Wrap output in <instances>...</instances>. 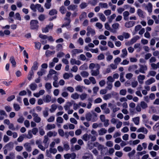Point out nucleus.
<instances>
[{
	"label": "nucleus",
	"instance_id": "obj_42",
	"mask_svg": "<svg viewBox=\"0 0 159 159\" xmlns=\"http://www.w3.org/2000/svg\"><path fill=\"white\" fill-rule=\"evenodd\" d=\"M82 138L84 140L87 141L89 139V134H86L83 135Z\"/></svg>",
	"mask_w": 159,
	"mask_h": 159
},
{
	"label": "nucleus",
	"instance_id": "obj_64",
	"mask_svg": "<svg viewBox=\"0 0 159 159\" xmlns=\"http://www.w3.org/2000/svg\"><path fill=\"white\" fill-rule=\"evenodd\" d=\"M99 85L101 87L104 86L106 84V82L105 80H102L99 82Z\"/></svg>",
	"mask_w": 159,
	"mask_h": 159
},
{
	"label": "nucleus",
	"instance_id": "obj_57",
	"mask_svg": "<svg viewBox=\"0 0 159 159\" xmlns=\"http://www.w3.org/2000/svg\"><path fill=\"white\" fill-rule=\"evenodd\" d=\"M45 87L46 89L47 90H49L52 88L51 84L50 83H47L46 84Z\"/></svg>",
	"mask_w": 159,
	"mask_h": 159
},
{
	"label": "nucleus",
	"instance_id": "obj_2",
	"mask_svg": "<svg viewBox=\"0 0 159 159\" xmlns=\"http://www.w3.org/2000/svg\"><path fill=\"white\" fill-rule=\"evenodd\" d=\"M98 149L101 150V154L102 156H104L107 154V148L104 147L103 145L99 144L98 147Z\"/></svg>",
	"mask_w": 159,
	"mask_h": 159
},
{
	"label": "nucleus",
	"instance_id": "obj_16",
	"mask_svg": "<svg viewBox=\"0 0 159 159\" xmlns=\"http://www.w3.org/2000/svg\"><path fill=\"white\" fill-rule=\"evenodd\" d=\"M152 3L150 2H148L147 5L145 9L147 10L149 12L151 13L152 11Z\"/></svg>",
	"mask_w": 159,
	"mask_h": 159
},
{
	"label": "nucleus",
	"instance_id": "obj_62",
	"mask_svg": "<svg viewBox=\"0 0 159 159\" xmlns=\"http://www.w3.org/2000/svg\"><path fill=\"white\" fill-rule=\"evenodd\" d=\"M90 81L93 84H95L96 83V80L95 78L93 77H90L89 78Z\"/></svg>",
	"mask_w": 159,
	"mask_h": 159
},
{
	"label": "nucleus",
	"instance_id": "obj_13",
	"mask_svg": "<svg viewBox=\"0 0 159 159\" xmlns=\"http://www.w3.org/2000/svg\"><path fill=\"white\" fill-rule=\"evenodd\" d=\"M49 140L48 136L46 135L44 137V139L43 141V143L45 144V146L46 148H47L48 146L49 143H48V142Z\"/></svg>",
	"mask_w": 159,
	"mask_h": 159
},
{
	"label": "nucleus",
	"instance_id": "obj_7",
	"mask_svg": "<svg viewBox=\"0 0 159 159\" xmlns=\"http://www.w3.org/2000/svg\"><path fill=\"white\" fill-rule=\"evenodd\" d=\"M140 67L139 69L140 73L143 74H145L146 71L147 70V66L145 65H139Z\"/></svg>",
	"mask_w": 159,
	"mask_h": 159
},
{
	"label": "nucleus",
	"instance_id": "obj_47",
	"mask_svg": "<svg viewBox=\"0 0 159 159\" xmlns=\"http://www.w3.org/2000/svg\"><path fill=\"white\" fill-rule=\"evenodd\" d=\"M99 6L102 8H107L108 5L106 3L100 2L99 4Z\"/></svg>",
	"mask_w": 159,
	"mask_h": 159
},
{
	"label": "nucleus",
	"instance_id": "obj_24",
	"mask_svg": "<svg viewBox=\"0 0 159 159\" xmlns=\"http://www.w3.org/2000/svg\"><path fill=\"white\" fill-rule=\"evenodd\" d=\"M137 132H142L144 133L145 134H147L148 132V130L145 128L142 127L138 129L137 130Z\"/></svg>",
	"mask_w": 159,
	"mask_h": 159
},
{
	"label": "nucleus",
	"instance_id": "obj_5",
	"mask_svg": "<svg viewBox=\"0 0 159 159\" xmlns=\"http://www.w3.org/2000/svg\"><path fill=\"white\" fill-rule=\"evenodd\" d=\"M53 27V24L52 23H50L49 25H46L45 28H42V30L43 32H48L49 30H52Z\"/></svg>",
	"mask_w": 159,
	"mask_h": 159
},
{
	"label": "nucleus",
	"instance_id": "obj_52",
	"mask_svg": "<svg viewBox=\"0 0 159 159\" xmlns=\"http://www.w3.org/2000/svg\"><path fill=\"white\" fill-rule=\"evenodd\" d=\"M34 72L33 71L31 70L29 73L28 76V79L29 80H30L32 79V76L34 75Z\"/></svg>",
	"mask_w": 159,
	"mask_h": 159
},
{
	"label": "nucleus",
	"instance_id": "obj_27",
	"mask_svg": "<svg viewBox=\"0 0 159 159\" xmlns=\"http://www.w3.org/2000/svg\"><path fill=\"white\" fill-rule=\"evenodd\" d=\"M122 54L121 55L120 57L122 58H124L127 56V51L126 48H124L122 50Z\"/></svg>",
	"mask_w": 159,
	"mask_h": 159
},
{
	"label": "nucleus",
	"instance_id": "obj_8",
	"mask_svg": "<svg viewBox=\"0 0 159 159\" xmlns=\"http://www.w3.org/2000/svg\"><path fill=\"white\" fill-rule=\"evenodd\" d=\"M32 116L33 117L34 120L37 123L40 122L41 120V118L38 115L35 113H33L32 114Z\"/></svg>",
	"mask_w": 159,
	"mask_h": 159
},
{
	"label": "nucleus",
	"instance_id": "obj_17",
	"mask_svg": "<svg viewBox=\"0 0 159 159\" xmlns=\"http://www.w3.org/2000/svg\"><path fill=\"white\" fill-rule=\"evenodd\" d=\"M107 130L104 128H102L98 131V134L100 135H102L107 133Z\"/></svg>",
	"mask_w": 159,
	"mask_h": 159
},
{
	"label": "nucleus",
	"instance_id": "obj_41",
	"mask_svg": "<svg viewBox=\"0 0 159 159\" xmlns=\"http://www.w3.org/2000/svg\"><path fill=\"white\" fill-rule=\"evenodd\" d=\"M107 86L106 87V89H108L109 90H111L112 87V83L110 82H107Z\"/></svg>",
	"mask_w": 159,
	"mask_h": 159
},
{
	"label": "nucleus",
	"instance_id": "obj_60",
	"mask_svg": "<svg viewBox=\"0 0 159 159\" xmlns=\"http://www.w3.org/2000/svg\"><path fill=\"white\" fill-rule=\"evenodd\" d=\"M87 6L86 3L83 2L80 5V7L81 9H84Z\"/></svg>",
	"mask_w": 159,
	"mask_h": 159
},
{
	"label": "nucleus",
	"instance_id": "obj_36",
	"mask_svg": "<svg viewBox=\"0 0 159 159\" xmlns=\"http://www.w3.org/2000/svg\"><path fill=\"white\" fill-rule=\"evenodd\" d=\"M66 89V88L65 87L63 89V92L61 93V95L62 97L64 98L67 97L68 96V93L65 91Z\"/></svg>",
	"mask_w": 159,
	"mask_h": 159
},
{
	"label": "nucleus",
	"instance_id": "obj_58",
	"mask_svg": "<svg viewBox=\"0 0 159 159\" xmlns=\"http://www.w3.org/2000/svg\"><path fill=\"white\" fill-rule=\"evenodd\" d=\"M87 96V94L86 93H82L80 96V98L81 100H83L86 98Z\"/></svg>",
	"mask_w": 159,
	"mask_h": 159
},
{
	"label": "nucleus",
	"instance_id": "obj_31",
	"mask_svg": "<svg viewBox=\"0 0 159 159\" xmlns=\"http://www.w3.org/2000/svg\"><path fill=\"white\" fill-rule=\"evenodd\" d=\"M10 61L12 66L14 67H15L16 65V62L14 57L13 56L11 57Z\"/></svg>",
	"mask_w": 159,
	"mask_h": 159
},
{
	"label": "nucleus",
	"instance_id": "obj_46",
	"mask_svg": "<svg viewBox=\"0 0 159 159\" xmlns=\"http://www.w3.org/2000/svg\"><path fill=\"white\" fill-rule=\"evenodd\" d=\"M97 120V114L95 113H93V114H92L91 120L93 122H94L96 121Z\"/></svg>",
	"mask_w": 159,
	"mask_h": 159
},
{
	"label": "nucleus",
	"instance_id": "obj_56",
	"mask_svg": "<svg viewBox=\"0 0 159 159\" xmlns=\"http://www.w3.org/2000/svg\"><path fill=\"white\" fill-rule=\"evenodd\" d=\"M121 61V59L119 57H117L114 60V62L115 64L117 65Z\"/></svg>",
	"mask_w": 159,
	"mask_h": 159
},
{
	"label": "nucleus",
	"instance_id": "obj_61",
	"mask_svg": "<svg viewBox=\"0 0 159 159\" xmlns=\"http://www.w3.org/2000/svg\"><path fill=\"white\" fill-rule=\"evenodd\" d=\"M71 74H69L67 73H65L63 75V77L65 79H68L70 77V75H71Z\"/></svg>",
	"mask_w": 159,
	"mask_h": 159
},
{
	"label": "nucleus",
	"instance_id": "obj_55",
	"mask_svg": "<svg viewBox=\"0 0 159 159\" xmlns=\"http://www.w3.org/2000/svg\"><path fill=\"white\" fill-rule=\"evenodd\" d=\"M37 6L36 5H34V4H31L30 6V8L34 12H36V8H37Z\"/></svg>",
	"mask_w": 159,
	"mask_h": 159
},
{
	"label": "nucleus",
	"instance_id": "obj_4",
	"mask_svg": "<svg viewBox=\"0 0 159 159\" xmlns=\"http://www.w3.org/2000/svg\"><path fill=\"white\" fill-rule=\"evenodd\" d=\"M76 156V154L75 153H67L64 155V157L65 159H70V158L71 159H75Z\"/></svg>",
	"mask_w": 159,
	"mask_h": 159
},
{
	"label": "nucleus",
	"instance_id": "obj_12",
	"mask_svg": "<svg viewBox=\"0 0 159 159\" xmlns=\"http://www.w3.org/2000/svg\"><path fill=\"white\" fill-rule=\"evenodd\" d=\"M24 146L25 148L26 151L28 152H30L31 151V144L29 143H26L24 144Z\"/></svg>",
	"mask_w": 159,
	"mask_h": 159
},
{
	"label": "nucleus",
	"instance_id": "obj_29",
	"mask_svg": "<svg viewBox=\"0 0 159 159\" xmlns=\"http://www.w3.org/2000/svg\"><path fill=\"white\" fill-rule=\"evenodd\" d=\"M129 14V12L128 11H125L123 12V16L124 19L125 20H128V16Z\"/></svg>",
	"mask_w": 159,
	"mask_h": 159
},
{
	"label": "nucleus",
	"instance_id": "obj_9",
	"mask_svg": "<svg viewBox=\"0 0 159 159\" xmlns=\"http://www.w3.org/2000/svg\"><path fill=\"white\" fill-rule=\"evenodd\" d=\"M119 24L117 23H115L113 24L112 27V29L111 28V32L113 33H116L117 30L119 28Z\"/></svg>",
	"mask_w": 159,
	"mask_h": 159
},
{
	"label": "nucleus",
	"instance_id": "obj_20",
	"mask_svg": "<svg viewBox=\"0 0 159 159\" xmlns=\"http://www.w3.org/2000/svg\"><path fill=\"white\" fill-rule=\"evenodd\" d=\"M55 51H51L49 50H47L45 52V55L47 57H49L55 54Z\"/></svg>",
	"mask_w": 159,
	"mask_h": 159
},
{
	"label": "nucleus",
	"instance_id": "obj_35",
	"mask_svg": "<svg viewBox=\"0 0 159 159\" xmlns=\"http://www.w3.org/2000/svg\"><path fill=\"white\" fill-rule=\"evenodd\" d=\"M36 6L37 7L36 8L38 9L39 11L41 12H42L44 11V9L42 7H41L40 4H37Z\"/></svg>",
	"mask_w": 159,
	"mask_h": 159
},
{
	"label": "nucleus",
	"instance_id": "obj_33",
	"mask_svg": "<svg viewBox=\"0 0 159 159\" xmlns=\"http://www.w3.org/2000/svg\"><path fill=\"white\" fill-rule=\"evenodd\" d=\"M133 121L136 125H138L139 123V117H137L132 119Z\"/></svg>",
	"mask_w": 159,
	"mask_h": 159
},
{
	"label": "nucleus",
	"instance_id": "obj_10",
	"mask_svg": "<svg viewBox=\"0 0 159 159\" xmlns=\"http://www.w3.org/2000/svg\"><path fill=\"white\" fill-rule=\"evenodd\" d=\"M14 143L13 142H11L7 143L5 145L4 148L10 151L12 150L14 148Z\"/></svg>",
	"mask_w": 159,
	"mask_h": 159
},
{
	"label": "nucleus",
	"instance_id": "obj_51",
	"mask_svg": "<svg viewBox=\"0 0 159 159\" xmlns=\"http://www.w3.org/2000/svg\"><path fill=\"white\" fill-rule=\"evenodd\" d=\"M57 13V11L54 9H52L49 12V15L52 16Z\"/></svg>",
	"mask_w": 159,
	"mask_h": 159
},
{
	"label": "nucleus",
	"instance_id": "obj_18",
	"mask_svg": "<svg viewBox=\"0 0 159 159\" xmlns=\"http://www.w3.org/2000/svg\"><path fill=\"white\" fill-rule=\"evenodd\" d=\"M155 81V79L153 78H151L150 79L146 81L145 84L147 85H149Z\"/></svg>",
	"mask_w": 159,
	"mask_h": 159
},
{
	"label": "nucleus",
	"instance_id": "obj_48",
	"mask_svg": "<svg viewBox=\"0 0 159 159\" xmlns=\"http://www.w3.org/2000/svg\"><path fill=\"white\" fill-rule=\"evenodd\" d=\"M92 116V114L90 113L87 114L85 116L86 120L88 121L91 120Z\"/></svg>",
	"mask_w": 159,
	"mask_h": 159
},
{
	"label": "nucleus",
	"instance_id": "obj_50",
	"mask_svg": "<svg viewBox=\"0 0 159 159\" xmlns=\"http://www.w3.org/2000/svg\"><path fill=\"white\" fill-rule=\"evenodd\" d=\"M45 102H50L51 100V97L49 95H47L44 99H43Z\"/></svg>",
	"mask_w": 159,
	"mask_h": 159
},
{
	"label": "nucleus",
	"instance_id": "obj_63",
	"mask_svg": "<svg viewBox=\"0 0 159 159\" xmlns=\"http://www.w3.org/2000/svg\"><path fill=\"white\" fill-rule=\"evenodd\" d=\"M111 97V95L110 94H107L104 95L103 98L105 100H107Z\"/></svg>",
	"mask_w": 159,
	"mask_h": 159
},
{
	"label": "nucleus",
	"instance_id": "obj_49",
	"mask_svg": "<svg viewBox=\"0 0 159 159\" xmlns=\"http://www.w3.org/2000/svg\"><path fill=\"white\" fill-rule=\"evenodd\" d=\"M158 38L154 37L152 39L150 42V45L152 46L154 45L155 43V40L158 39Z\"/></svg>",
	"mask_w": 159,
	"mask_h": 159
},
{
	"label": "nucleus",
	"instance_id": "obj_59",
	"mask_svg": "<svg viewBox=\"0 0 159 159\" xmlns=\"http://www.w3.org/2000/svg\"><path fill=\"white\" fill-rule=\"evenodd\" d=\"M127 91L125 89H121L120 91V95L124 96L125 95Z\"/></svg>",
	"mask_w": 159,
	"mask_h": 159
},
{
	"label": "nucleus",
	"instance_id": "obj_53",
	"mask_svg": "<svg viewBox=\"0 0 159 159\" xmlns=\"http://www.w3.org/2000/svg\"><path fill=\"white\" fill-rule=\"evenodd\" d=\"M13 107L15 110L17 111L19 110L20 108L19 105L18 104L16 103L14 104Z\"/></svg>",
	"mask_w": 159,
	"mask_h": 159
},
{
	"label": "nucleus",
	"instance_id": "obj_26",
	"mask_svg": "<svg viewBox=\"0 0 159 159\" xmlns=\"http://www.w3.org/2000/svg\"><path fill=\"white\" fill-rule=\"evenodd\" d=\"M85 87L83 86L78 85L75 87V89L76 91L82 93L83 91V89Z\"/></svg>",
	"mask_w": 159,
	"mask_h": 159
},
{
	"label": "nucleus",
	"instance_id": "obj_15",
	"mask_svg": "<svg viewBox=\"0 0 159 159\" xmlns=\"http://www.w3.org/2000/svg\"><path fill=\"white\" fill-rule=\"evenodd\" d=\"M135 23V22L134 21H129L125 23V26L127 28H130L133 26Z\"/></svg>",
	"mask_w": 159,
	"mask_h": 159
},
{
	"label": "nucleus",
	"instance_id": "obj_25",
	"mask_svg": "<svg viewBox=\"0 0 159 159\" xmlns=\"http://www.w3.org/2000/svg\"><path fill=\"white\" fill-rule=\"evenodd\" d=\"M137 13L139 16L140 17L142 18H144V16L143 15V12L141 9H138L137 11Z\"/></svg>",
	"mask_w": 159,
	"mask_h": 159
},
{
	"label": "nucleus",
	"instance_id": "obj_21",
	"mask_svg": "<svg viewBox=\"0 0 159 159\" xmlns=\"http://www.w3.org/2000/svg\"><path fill=\"white\" fill-rule=\"evenodd\" d=\"M77 6L76 5L71 4L67 7V9L69 10L75 11L77 9Z\"/></svg>",
	"mask_w": 159,
	"mask_h": 159
},
{
	"label": "nucleus",
	"instance_id": "obj_44",
	"mask_svg": "<svg viewBox=\"0 0 159 159\" xmlns=\"http://www.w3.org/2000/svg\"><path fill=\"white\" fill-rule=\"evenodd\" d=\"M59 11L62 14H64L66 12V9L65 7L63 6H61L60 7Z\"/></svg>",
	"mask_w": 159,
	"mask_h": 159
},
{
	"label": "nucleus",
	"instance_id": "obj_23",
	"mask_svg": "<svg viewBox=\"0 0 159 159\" xmlns=\"http://www.w3.org/2000/svg\"><path fill=\"white\" fill-rule=\"evenodd\" d=\"M140 106L143 109H145L148 107L147 104L143 101L141 102L140 103Z\"/></svg>",
	"mask_w": 159,
	"mask_h": 159
},
{
	"label": "nucleus",
	"instance_id": "obj_37",
	"mask_svg": "<svg viewBox=\"0 0 159 159\" xmlns=\"http://www.w3.org/2000/svg\"><path fill=\"white\" fill-rule=\"evenodd\" d=\"M80 75L84 77H88L89 75V73L85 71H83L80 72Z\"/></svg>",
	"mask_w": 159,
	"mask_h": 159
},
{
	"label": "nucleus",
	"instance_id": "obj_22",
	"mask_svg": "<svg viewBox=\"0 0 159 159\" xmlns=\"http://www.w3.org/2000/svg\"><path fill=\"white\" fill-rule=\"evenodd\" d=\"M57 133L55 131H50L47 133V135L49 137H51L52 136H56L57 135Z\"/></svg>",
	"mask_w": 159,
	"mask_h": 159
},
{
	"label": "nucleus",
	"instance_id": "obj_14",
	"mask_svg": "<svg viewBox=\"0 0 159 159\" xmlns=\"http://www.w3.org/2000/svg\"><path fill=\"white\" fill-rule=\"evenodd\" d=\"M83 52V50L79 49H74L71 51L72 55L73 56H75L76 54Z\"/></svg>",
	"mask_w": 159,
	"mask_h": 159
},
{
	"label": "nucleus",
	"instance_id": "obj_38",
	"mask_svg": "<svg viewBox=\"0 0 159 159\" xmlns=\"http://www.w3.org/2000/svg\"><path fill=\"white\" fill-rule=\"evenodd\" d=\"M71 98L73 99L76 100L78 99L79 97V94L77 93H75L71 95Z\"/></svg>",
	"mask_w": 159,
	"mask_h": 159
},
{
	"label": "nucleus",
	"instance_id": "obj_32",
	"mask_svg": "<svg viewBox=\"0 0 159 159\" xmlns=\"http://www.w3.org/2000/svg\"><path fill=\"white\" fill-rule=\"evenodd\" d=\"M57 108V106L55 104H53L51 106V108L50 109V111L51 112H53L55 111V110Z\"/></svg>",
	"mask_w": 159,
	"mask_h": 159
},
{
	"label": "nucleus",
	"instance_id": "obj_45",
	"mask_svg": "<svg viewBox=\"0 0 159 159\" xmlns=\"http://www.w3.org/2000/svg\"><path fill=\"white\" fill-rule=\"evenodd\" d=\"M138 66L137 65H134L130 66L128 68V70L129 71H131L132 70L136 69L137 68Z\"/></svg>",
	"mask_w": 159,
	"mask_h": 159
},
{
	"label": "nucleus",
	"instance_id": "obj_6",
	"mask_svg": "<svg viewBox=\"0 0 159 159\" xmlns=\"http://www.w3.org/2000/svg\"><path fill=\"white\" fill-rule=\"evenodd\" d=\"M87 30V32L86 33V35L88 36H89L90 34H91L92 36L94 35L95 34V30L92 29L90 26H88Z\"/></svg>",
	"mask_w": 159,
	"mask_h": 159
},
{
	"label": "nucleus",
	"instance_id": "obj_30",
	"mask_svg": "<svg viewBox=\"0 0 159 159\" xmlns=\"http://www.w3.org/2000/svg\"><path fill=\"white\" fill-rule=\"evenodd\" d=\"M30 87L32 90L34 91L37 88V85L35 83H33L30 84Z\"/></svg>",
	"mask_w": 159,
	"mask_h": 159
},
{
	"label": "nucleus",
	"instance_id": "obj_43",
	"mask_svg": "<svg viewBox=\"0 0 159 159\" xmlns=\"http://www.w3.org/2000/svg\"><path fill=\"white\" fill-rule=\"evenodd\" d=\"M139 37L138 36L134 37L132 39H131L130 41V44H133L137 41V40L139 39Z\"/></svg>",
	"mask_w": 159,
	"mask_h": 159
},
{
	"label": "nucleus",
	"instance_id": "obj_28",
	"mask_svg": "<svg viewBox=\"0 0 159 159\" xmlns=\"http://www.w3.org/2000/svg\"><path fill=\"white\" fill-rule=\"evenodd\" d=\"M100 19L103 21H105L106 20V18L105 16L102 13H99L98 14Z\"/></svg>",
	"mask_w": 159,
	"mask_h": 159
},
{
	"label": "nucleus",
	"instance_id": "obj_11",
	"mask_svg": "<svg viewBox=\"0 0 159 159\" xmlns=\"http://www.w3.org/2000/svg\"><path fill=\"white\" fill-rule=\"evenodd\" d=\"M145 76L144 75H140L137 77V79L139 83L142 84L143 83V80H145Z\"/></svg>",
	"mask_w": 159,
	"mask_h": 159
},
{
	"label": "nucleus",
	"instance_id": "obj_39",
	"mask_svg": "<svg viewBox=\"0 0 159 159\" xmlns=\"http://www.w3.org/2000/svg\"><path fill=\"white\" fill-rule=\"evenodd\" d=\"M55 127V125L54 124H48L46 126V128L48 130H51L52 129H54Z\"/></svg>",
	"mask_w": 159,
	"mask_h": 159
},
{
	"label": "nucleus",
	"instance_id": "obj_3",
	"mask_svg": "<svg viewBox=\"0 0 159 159\" xmlns=\"http://www.w3.org/2000/svg\"><path fill=\"white\" fill-rule=\"evenodd\" d=\"M38 23V21L37 20H31L30 23V29L32 30H37L39 27Z\"/></svg>",
	"mask_w": 159,
	"mask_h": 159
},
{
	"label": "nucleus",
	"instance_id": "obj_40",
	"mask_svg": "<svg viewBox=\"0 0 159 159\" xmlns=\"http://www.w3.org/2000/svg\"><path fill=\"white\" fill-rule=\"evenodd\" d=\"M156 74V72L154 71H149L148 74L147 75L148 77H149L150 76H154Z\"/></svg>",
	"mask_w": 159,
	"mask_h": 159
},
{
	"label": "nucleus",
	"instance_id": "obj_34",
	"mask_svg": "<svg viewBox=\"0 0 159 159\" xmlns=\"http://www.w3.org/2000/svg\"><path fill=\"white\" fill-rule=\"evenodd\" d=\"M38 63L37 61H35L34 63L33 66L31 68V70H36L38 68Z\"/></svg>",
	"mask_w": 159,
	"mask_h": 159
},
{
	"label": "nucleus",
	"instance_id": "obj_1",
	"mask_svg": "<svg viewBox=\"0 0 159 159\" xmlns=\"http://www.w3.org/2000/svg\"><path fill=\"white\" fill-rule=\"evenodd\" d=\"M89 67L91 70V73L92 76H97L99 75V70L100 68L99 64L98 63H91L90 64Z\"/></svg>",
	"mask_w": 159,
	"mask_h": 159
},
{
	"label": "nucleus",
	"instance_id": "obj_54",
	"mask_svg": "<svg viewBox=\"0 0 159 159\" xmlns=\"http://www.w3.org/2000/svg\"><path fill=\"white\" fill-rule=\"evenodd\" d=\"M44 73L45 70L43 69H41L40 71L37 72V74L39 77L41 76Z\"/></svg>",
	"mask_w": 159,
	"mask_h": 159
},
{
	"label": "nucleus",
	"instance_id": "obj_19",
	"mask_svg": "<svg viewBox=\"0 0 159 159\" xmlns=\"http://www.w3.org/2000/svg\"><path fill=\"white\" fill-rule=\"evenodd\" d=\"M71 64L73 65L74 64H76L79 65L80 64L81 62L79 60H76L75 59H71L70 61Z\"/></svg>",
	"mask_w": 159,
	"mask_h": 159
}]
</instances>
